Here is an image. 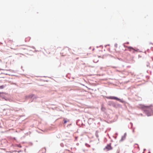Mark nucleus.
I'll use <instances>...</instances> for the list:
<instances>
[{
  "label": "nucleus",
  "mask_w": 153,
  "mask_h": 153,
  "mask_svg": "<svg viewBox=\"0 0 153 153\" xmlns=\"http://www.w3.org/2000/svg\"><path fill=\"white\" fill-rule=\"evenodd\" d=\"M124 136H125V137H126V134H124Z\"/></svg>",
  "instance_id": "obj_9"
},
{
  "label": "nucleus",
  "mask_w": 153,
  "mask_h": 153,
  "mask_svg": "<svg viewBox=\"0 0 153 153\" xmlns=\"http://www.w3.org/2000/svg\"><path fill=\"white\" fill-rule=\"evenodd\" d=\"M1 93L0 92V94Z\"/></svg>",
  "instance_id": "obj_11"
},
{
  "label": "nucleus",
  "mask_w": 153,
  "mask_h": 153,
  "mask_svg": "<svg viewBox=\"0 0 153 153\" xmlns=\"http://www.w3.org/2000/svg\"><path fill=\"white\" fill-rule=\"evenodd\" d=\"M127 48H128V49H129V51H131L132 50H133V52H134V51H136V50L134 48H133L132 47H129V46Z\"/></svg>",
  "instance_id": "obj_4"
},
{
  "label": "nucleus",
  "mask_w": 153,
  "mask_h": 153,
  "mask_svg": "<svg viewBox=\"0 0 153 153\" xmlns=\"http://www.w3.org/2000/svg\"><path fill=\"white\" fill-rule=\"evenodd\" d=\"M107 98L108 99H114V100H116L119 101L120 102H123V101L121 99H120L116 97H107Z\"/></svg>",
  "instance_id": "obj_2"
},
{
  "label": "nucleus",
  "mask_w": 153,
  "mask_h": 153,
  "mask_svg": "<svg viewBox=\"0 0 153 153\" xmlns=\"http://www.w3.org/2000/svg\"><path fill=\"white\" fill-rule=\"evenodd\" d=\"M112 149V147L111 146V144H108L104 149L106 151H108Z\"/></svg>",
  "instance_id": "obj_3"
},
{
  "label": "nucleus",
  "mask_w": 153,
  "mask_h": 153,
  "mask_svg": "<svg viewBox=\"0 0 153 153\" xmlns=\"http://www.w3.org/2000/svg\"><path fill=\"white\" fill-rule=\"evenodd\" d=\"M3 126H4V125H3Z\"/></svg>",
  "instance_id": "obj_10"
},
{
  "label": "nucleus",
  "mask_w": 153,
  "mask_h": 153,
  "mask_svg": "<svg viewBox=\"0 0 153 153\" xmlns=\"http://www.w3.org/2000/svg\"><path fill=\"white\" fill-rule=\"evenodd\" d=\"M4 85H1L0 86V89H3L4 88Z\"/></svg>",
  "instance_id": "obj_6"
},
{
  "label": "nucleus",
  "mask_w": 153,
  "mask_h": 153,
  "mask_svg": "<svg viewBox=\"0 0 153 153\" xmlns=\"http://www.w3.org/2000/svg\"><path fill=\"white\" fill-rule=\"evenodd\" d=\"M67 121L65 120H64V123L65 124L66 123Z\"/></svg>",
  "instance_id": "obj_8"
},
{
  "label": "nucleus",
  "mask_w": 153,
  "mask_h": 153,
  "mask_svg": "<svg viewBox=\"0 0 153 153\" xmlns=\"http://www.w3.org/2000/svg\"><path fill=\"white\" fill-rule=\"evenodd\" d=\"M143 108L144 113L148 116H153V105L143 106Z\"/></svg>",
  "instance_id": "obj_1"
},
{
  "label": "nucleus",
  "mask_w": 153,
  "mask_h": 153,
  "mask_svg": "<svg viewBox=\"0 0 153 153\" xmlns=\"http://www.w3.org/2000/svg\"><path fill=\"white\" fill-rule=\"evenodd\" d=\"M98 131H96V136L97 137H98Z\"/></svg>",
  "instance_id": "obj_5"
},
{
  "label": "nucleus",
  "mask_w": 153,
  "mask_h": 153,
  "mask_svg": "<svg viewBox=\"0 0 153 153\" xmlns=\"http://www.w3.org/2000/svg\"><path fill=\"white\" fill-rule=\"evenodd\" d=\"M33 96V95L32 94V95H30V96H29V97H30L31 98V97H32Z\"/></svg>",
  "instance_id": "obj_7"
}]
</instances>
